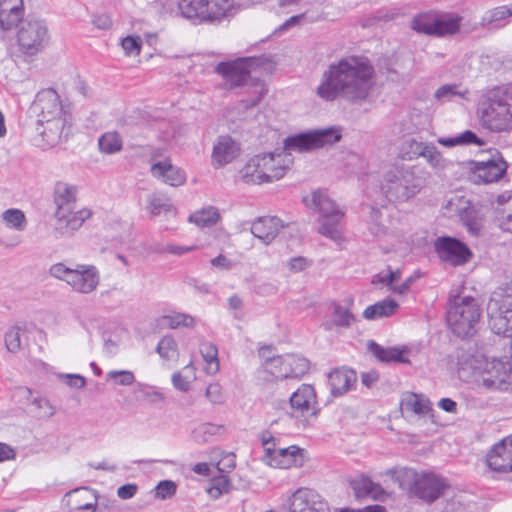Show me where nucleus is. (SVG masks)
Wrapping results in <instances>:
<instances>
[{"label": "nucleus", "instance_id": "obj_20", "mask_svg": "<svg viewBox=\"0 0 512 512\" xmlns=\"http://www.w3.org/2000/svg\"><path fill=\"white\" fill-rule=\"evenodd\" d=\"M270 465L274 468L289 469L292 467H302L305 463V450L291 445L286 448H279L277 451H270Z\"/></svg>", "mask_w": 512, "mask_h": 512}, {"label": "nucleus", "instance_id": "obj_45", "mask_svg": "<svg viewBox=\"0 0 512 512\" xmlns=\"http://www.w3.org/2000/svg\"><path fill=\"white\" fill-rule=\"evenodd\" d=\"M232 490V484L225 474L213 476L210 480L207 493L214 499H218L222 495L228 494Z\"/></svg>", "mask_w": 512, "mask_h": 512}, {"label": "nucleus", "instance_id": "obj_40", "mask_svg": "<svg viewBox=\"0 0 512 512\" xmlns=\"http://www.w3.org/2000/svg\"><path fill=\"white\" fill-rule=\"evenodd\" d=\"M147 211L152 217L167 213L172 209L170 199L160 193H153L147 198Z\"/></svg>", "mask_w": 512, "mask_h": 512}, {"label": "nucleus", "instance_id": "obj_46", "mask_svg": "<svg viewBox=\"0 0 512 512\" xmlns=\"http://www.w3.org/2000/svg\"><path fill=\"white\" fill-rule=\"evenodd\" d=\"M2 220L8 228L16 231H23L27 225L25 214L16 208L5 210L2 213Z\"/></svg>", "mask_w": 512, "mask_h": 512}, {"label": "nucleus", "instance_id": "obj_53", "mask_svg": "<svg viewBox=\"0 0 512 512\" xmlns=\"http://www.w3.org/2000/svg\"><path fill=\"white\" fill-rule=\"evenodd\" d=\"M423 158H425L429 165L437 171L446 169L449 164L433 144H429L426 152H424Z\"/></svg>", "mask_w": 512, "mask_h": 512}, {"label": "nucleus", "instance_id": "obj_10", "mask_svg": "<svg viewBox=\"0 0 512 512\" xmlns=\"http://www.w3.org/2000/svg\"><path fill=\"white\" fill-rule=\"evenodd\" d=\"M341 139L340 131L336 128H325L313 130L307 133H300L294 136L287 137L284 140L283 155L286 159H291V152H306L325 145H332Z\"/></svg>", "mask_w": 512, "mask_h": 512}, {"label": "nucleus", "instance_id": "obj_22", "mask_svg": "<svg viewBox=\"0 0 512 512\" xmlns=\"http://www.w3.org/2000/svg\"><path fill=\"white\" fill-rule=\"evenodd\" d=\"M153 177L161 180L170 186H181L186 181V174L180 168L174 166L170 159L157 161L151 166Z\"/></svg>", "mask_w": 512, "mask_h": 512}, {"label": "nucleus", "instance_id": "obj_30", "mask_svg": "<svg viewBox=\"0 0 512 512\" xmlns=\"http://www.w3.org/2000/svg\"><path fill=\"white\" fill-rule=\"evenodd\" d=\"M350 485L357 498L370 497L375 500L384 495V490L380 484L373 482L365 475H359L351 480Z\"/></svg>", "mask_w": 512, "mask_h": 512}, {"label": "nucleus", "instance_id": "obj_33", "mask_svg": "<svg viewBox=\"0 0 512 512\" xmlns=\"http://www.w3.org/2000/svg\"><path fill=\"white\" fill-rule=\"evenodd\" d=\"M369 351L381 362L409 363L405 350L396 347H383L374 341L368 344Z\"/></svg>", "mask_w": 512, "mask_h": 512}, {"label": "nucleus", "instance_id": "obj_23", "mask_svg": "<svg viewBox=\"0 0 512 512\" xmlns=\"http://www.w3.org/2000/svg\"><path fill=\"white\" fill-rule=\"evenodd\" d=\"M283 223L276 216H264L257 218L251 225V233L264 244H270L279 234Z\"/></svg>", "mask_w": 512, "mask_h": 512}, {"label": "nucleus", "instance_id": "obj_44", "mask_svg": "<svg viewBox=\"0 0 512 512\" xmlns=\"http://www.w3.org/2000/svg\"><path fill=\"white\" fill-rule=\"evenodd\" d=\"M220 214L217 208L207 207L195 212L190 216V221L199 227H209L218 222Z\"/></svg>", "mask_w": 512, "mask_h": 512}, {"label": "nucleus", "instance_id": "obj_48", "mask_svg": "<svg viewBox=\"0 0 512 512\" xmlns=\"http://www.w3.org/2000/svg\"><path fill=\"white\" fill-rule=\"evenodd\" d=\"M284 362H286V357L284 356H276V357H268L266 362L263 363L264 371L271 374L275 379L283 380L289 378L288 375H284V369H287L284 366Z\"/></svg>", "mask_w": 512, "mask_h": 512}, {"label": "nucleus", "instance_id": "obj_50", "mask_svg": "<svg viewBox=\"0 0 512 512\" xmlns=\"http://www.w3.org/2000/svg\"><path fill=\"white\" fill-rule=\"evenodd\" d=\"M201 354L207 363V372L210 374H215L219 370V362H218V350L216 346L212 343H205L201 346Z\"/></svg>", "mask_w": 512, "mask_h": 512}, {"label": "nucleus", "instance_id": "obj_6", "mask_svg": "<svg viewBox=\"0 0 512 512\" xmlns=\"http://www.w3.org/2000/svg\"><path fill=\"white\" fill-rule=\"evenodd\" d=\"M481 309L471 296H451L447 310V323L452 332L461 338L473 336L477 331Z\"/></svg>", "mask_w": 512, "mask_h": 512}, {"label": "nucleus", "instance_id": "obj_49", "mask_svg": "<svg viewBox=\"0 0 512 512\" xmlns=\"http://www.w3.org/2000/svg\"><path fill=\"white\" fill-rule=\"evenodd\" d=\"M24 334V330L18 326H14L8 329V331L5 333L4 341L9 352L17 353L21 350Z\"/></svg>", "mask_w": 512, "mask_h": 512}, {"label": "nucleus", "instance_id": "obj_15", "mask_svg": "<svg viewBox=\"0 0 512 512\" xmlns=\"http://www.w3.org/2000/svg\"><path fill=\"white\" fill-rule=\"evenodd\" d=\"M288 512H328V506L315 490L301 487L290 496Z\"/></svg>", "mask_w": 512, "mask_h": 512}, {"label": "nucleus", "instance_id": "obj_60", "mask_svg": "<svg viewBox=\"0 0 512 512\" xmlns=\"http://www.w3.org/2000/svg\"><path fill=\"white\" fill-rule=\"evenodd\" d=\"M73 270V268H70L63 263H56L50 267L49 271L51 276L69 284Z\"/></svg>", "mask_w": 512, "mask_h": 512}, {"label": "nucleus", "instance_id": "obj_32", "mask_svg": "<svg viewBox=\"0 0 512 512\" xmlns=\"http://www.w3.org/2000/svg\"><path fill=\"white\" fill-rule=\"evenodd\" d=\"M207 3V0H178V9L184 18L207 22Z\"/></svg>", "mask_w": 512, "mask_h": 512}, {"label": "nucleus", "instance_id": "obj_2", "mask_svg": "<svg viewBox=\"0 0 512 512\" xmlns=\"http://www.w3.org/2000/svg\"><path fill=\"white\" fill-rule=\"evenodd\" d=\"M458 374L466 382L488 392L512 391V362L486 358L461 350L457 354Z\"/></svg>", "mask_w": 512, "mask_h": 512}, {"label": "nucleus", "instance_id": "obj_42", "mask_svg": "<svg viewBox=\"0 0 512 512\" xmlns=\"http://www.w3.org/2000/svg\"><path fill=\"white\" fill-rule=\"evenodd\" d=\"M354 321L355 317L349 309L339 304H335L332 321L326 324V329H332L333 326L339 328H349Z\"/></svg>", "mask_w": 512, "mask_h": 512}, {"label": "nucleus", "instance_id": "obj_5", "mask_svg": "<svg viewBox=\"0 0 512 512\" xmlns=\"http://www.w3.org/2000/svg\"><path fill=\"white\" fill-rule=\"evenodd\" d=\"M304 202L320 215L319 233L339 243L343 239L345 212L323 190L313 191Z\"/></svg>", "mask_w": 512, "mask_h": 512}, {"label": "nucleus", "instance_id": "obj_51", "mask_svg": "<svg viewBox=\"0 0 512 512\" xmlns=\"http://www.w3.org/2000/svg\"><path fill=\"white\" fill-rule=\"evenodd\" d=\"M157 353L164 360H173L178 355L177 343L171 336H164L156 347Z\"/></svg>", "mask_w": 512, "mask_h": 512}, {"label": "nucleus", "instance_id": "obj_3", "mask_svg": "<svg viewBox=\"0 0 512 512\" xmlns=\"http://www.w3.org/2000/svg\"><path fill=\"white\" fill-rule=\"evenodd\" d=\"M483 128L493 133L512 131V82L493 88L478 107Z\"/></svg>", "mask_w": 512, "mask_h": 512}, {"label": "nucleus", "instance_id": "obj_16", "mask_svg": "<svg viewBox=\"0 0 512 512\" xmlns=\"http://www.w3.org/2000/svg\"><path fill=\"white\" fill-rule=\"evenodd\" d=\"M448 487L444 478L433 473H426L415 478L412 491L415 496L430 503L443 495Z\"/></svg>", "mask_w": 512, "mask_h": 512}, {"label": "nucleus", "instance_id": "obj_26", "mask_svg": "<svg viewBox=\"0 0 512 512\" xmlns=\"http://www.w3.org/2000/svg\"><path fill=\"white\" fill-rule=\"evenodd\" d=\"M357 376L352 369H335L328 375V382L333 396H341L349 391L356 382Z\"/></svg>", "mask_w": 512, "mask_h": 512}, {"label": "nucleus", "instance_id": "obj_13", "mask_svg": "<svg viewBox=\"0 0 512 512\" xmlns=\"http://www.w3.org/2000/svg\"><path fill=\"white\" fill-rule=\"evenodd\" d=\"M467 170L471 173V181L475 184H488L500 180L507 170V163L496 153L491 158L482 161H469Z\"/></svg>", "mask_w": 512, "mask_h": 512}, {"label": "nucleus", "instance_id": "obj_62", "mask_svg": "<svg viewBox=\"0 0 512 512\" xmlns=\"http://www.w3.org/2000/svg\"><path fill=\"white\" fill-rule=\"evenodd\" d=\"M176 492V485L173 481L164 480L159 482L156 487V495L161 499H166L174 495Z\"/></svg>", "mask_w": 512, "mask_h": 512}, {"label": "nucleus", "instance_id": "obj_29", "mask_svg": "<svg viewBox=\"0 0 512 512\" xmlns=\"http://www.w3.org/2000/svg\"><path fill=\"white\" fill-rule=\"evenodd\" d=\"M37 105L41 109V119L53 116H66L58 94L53 90L45 91L38 95Z\"/></svg>", "mask_w": 512, "mask_h": 512}, {"label": "nucleus", "instance_id": "obj_37", "mask_svg": "<svg viewBox=\"0 0 512 512\" xmlns=\"http://www.w3.org/2000/svg\"><path fill=\"white\" fill-rule=\"evenodd\" d=\"M401 408L417 415H426L431 411L429 400L415 393H407L403 396Z\"/></svg>", "mask_w": 512, "mask_h": 512}, {"label": "nucleus", "instance_id": "obj_12", "mask_svg": "<svg viewBox=\"0 0 512 512\" xmlns=\"http://www.w3.org/2000/svg\"><path fill=\"white\" fill-rule=\"evenodd\" d=\"M263 63L262 57H243L231 62L219 63L215 71L230 87L244 85L250 78L251 70Z\"/></svg>", "mask_w": 512, "mask_h": 512}, {"label": "nucleus", "instance_id": "obj_52", "mask_svg": "<svg viewBox=\"0 0 512 512\" xmlns=\"http://www.w3.org/2000/svg\"><path fill=\"white\" fill-rule=\"evenodd\" d=\"M163 322L172 329L179 327L192 328L195 325V318L185 313H172L164 316Z\"/></svg>", "mask_w": 512, "mask_h": 512}, {"label": "nucleus", "instance_id": "obj_56", "mask_svg": "<svg viewBox=\"0 0 512 512\" xmlns=\"http://www.w3.org/2000/svg\"><path fill=\"white\" fill-rule=\"evenodd\" d=\"M266 92H267V90L263 83H260V82L255 83L253 96L249 99L241 100L238 104V108L246 110V109L255 107L263 99Z\"/></svg>", "mask_w": 512, "mask_h": 512}, {"label": "nucleus", "instance_id": "obj_24", "mask_svg": "<svg viewBox=\"0 0 512 512\" xmlns=\"http://www.w3.org/2000/svg\"><path fill=\"white\" fill-rule=\"evenodd\" d=\"M286 158L287 156L283 154L268 153L261 155V162H265V166L262 168L266 174L265 182L279 180L286 174L291 164V159Z\"/></svg>", "mask_w": 512, "mask_h": 512}, {"label": "nucleus", "instance_id": "obj_27", "mask_svg": "<svg viewBox=\"0 0 512 512\" xmlns=\"http://www.w3.org/2000/svg\"><path fill=\"white\" fill-rule=\"evenodd\" d=\"M315 404V390L309 384H302L290 397L291 408L301 416L312 410Z\"/></svg>", "mask_w": 512, "mask_h": 512}, {"label": "nucleus", "instance_id": "obj_9", "mask_svg": "<svg viewBox=\"0 0 512 512\" xmlns=\"http://www.w3.org/2000/svg\"><path fill=\"white\" fill-rule=\"evenodd\" d=\"M17 43L22 53L36 55L49 43L50 34L46 22L42 19L28 16L17 24Z\"/></svg>", "mask_w": 512, "mask_h": 512}, {"label": "nucleus", "instance_id": "obj_4", "mask_svg": "<svg viewBox=\"0 0 512 512\" xmlns=\"http://www.w3.org/2000/svg\"><path fill=\"white\" fill-rule=\"evenodd\" d=\"M76 188L64 182H58L54 189V233L57 237L71 236L86 219L91 216L87 209L74 211Z\"/></svg>", "mask_w": 512, "mask_h": 512}, {"label": "nucleus", "instance_id": "obj_1", "mask_svg": "<svg viewBox=\"0 0 512 512\" xmlns=\"http://www.w3.org/2000/svg\"><path fill=\"white\" fill-rule=\"evenodd\" d=\"M374 69L363 57L348 56L331 63L323 72L316 94L324 101L343 98L351 103L365 101L372 89Z\"/></svg>", "mask_w": 512, "mask_h": 512}, {"label": "nucleus", "instance_id": "obj_25", "mask_svg": "<svg viewBox=\"0 0 512 512\" xmlns=\"http://www.w3.org/2000/svg\"><path fill=\"white\" fill-rule=\"evenodd\" d=\"M22 0H0V30L9 31L22 18Z\"/></svg>", "mask_w": 512, "mask_h": 512}, {"label": "nucleus", "instance_id": "obj_7", "mask_svg": "<svg viewBox=\"0 0 512 512\" xmlns=\"http://www.w3.org/2000/svg\"><path fill=\"white\" fill-rule=\"evenodd\" d=\"M487 316L495 334L512 337V285L493 291L487 304Z\"/></svg>", "mask_w": 512, "mask_h": 512}, {"label": "nucleus", "instance_id": "obj_61", "mask_svg": "<svg viewBox=\"0 0 512 512\" xmlns=\"http://www.w3.org/2000/svg\"><path fill=\"white\" fill-rule=\"evenodd\" d=\"M122 48L127 55H139L141 50L140 37L127 36L122 40Z\"/></svg>", "mask_w": 512, "mask_h": 512}, {"label": "nucleus", "instance_id": "obj_58", "mask_svg": "<svg viewBox=\"0 0 512 512\" xmlns=\"http://www.w3.org/2000/svg\"><path fill=\"white\" fill-rule=\"evenodd\" d=\"M458 214L463 224L469 229L470 232L474 233L477 230V222L475 219V211L473 207L468 205V202H465V206L458 209Z\"/></svg>", "mask_w": 512, "mask_h": 512}, {"label": "nucleus", "instance_id": "obj_64", "mask_svg": "<svg viewBox=\"0 0 512 512\" xmlns=\"http://www.w3.org/2000/svg\"><path fill=\"white\" fill-rule=\"evenodd\" d=\"M206 397L214 404H221L224 402L222 388L218 383H212L207 386Z\"/></svg>", "mask_w": 512, "mask_h": 512}, {"label": "nucleus", "instance_id": "obj_34", "mask_svg": "<svg viewBox=\"0 0 512 512\" xmlns=\"http://www.w3.org/2000/svg\"><path fill=\"white\" fill-rule=\"evenodd\" d=\"M263 166L265 162H261V155L252 157L240 171L242 179L248 184L265 183L266 174L262 170Z\"/></svg>", "mask_w": 512, "mask_h": 512}, {"label": "nucleus", "instance_id": "obj_17", "mask_svg": "<svg viewBox=\"0 0 512 512\" xmlns=\"http://www.w3.org/2000/svg\"><path fill=\"white\" fill-rule=\"evenodd\" d=\"M487 466L496 472L512 471V435L496 443L487 453Z\"/></svg>", "mask_w": 512, "mask_h": 512}, {"label": "nucleus", "instance_id": "obj_54", "mask_svg": "<svg viewBox=\"0 0 512 512\" xmlns=\"http://www.w3.org/2000/svg\"><path fill=\"white\" fill-rule=\"evenodd\" d=\"M382 213L379 209L371 207L370 208V222L368 229L373 237L379 238L386 234V227L381 223Z\"/></svg>", "mask_w": 512, "mask_h": 512}, {"label": "nucleus", "instance_id": "obj_47", "mask_svg": "<svg viewBox=\"0 0 512 512\" xmlns=\"http://www.w3.org/2000/svg\"><path fill=\"white\" fill-rule=\"evenodd\" d=\"M468 94V90L462 91L458 84H446L439 87L434 97L437 101L444 103L453 100L455 97L465 98Z\"/></svg>", "mask_w": 512, "mask_h": 512}, {"label": "nucleus", "instance_id": "obj_38", "mask_svg": "<svg viewBox=\"0 0 512 512\" xmlns=\"http://www.w3.org/2000/svg\"><path fill=\"white\" fill-rule=\"evenodd\" d=\"M286 362L284 366V375H288L289 378H300L306 374L309 370V361L299 355L287 354L285 355Z\"/></svg>", "mask_w": 512, "mask_h": 512}, {"label": "nucleus", "instance_id": "obj_57", "mask_svg": "<svg viewBox=\"0 0 512 512\" xmlns=\"http://www.w3.org/2000/svg\"><path fill=\"white\" fill-rule=\"evenodd\" d=\"M107 380H112L116 385L130 386L135 382V376L129 370H112L106 375Z\"/></svg>", "mask_w": 512, "mask_h": 512}, {"label": "nucleus", "instance_id": "obj_59", "mask_svg": "<svg viewBox=\"0 0 512 512\" xmlns=\"http://www.w3.org/2000/svg\"><path fill=\"white\" fill-rule=\"evenodd\" d=\"M236 467V456L232 452H225L222 454L221 459L216 463V468L219 474L227 475Z\"/></svg>", "mask_w": 512, "mask_h": 512}, {"label": "nucleus", "instance_id": "obj_14", "mask_svg": "<svg viewBox=\"0 0 512 512\" xmlns=\"http://www.w3.org/2000/svg\"><path fill=\"white\" fill-rule=\"evenodd\" d=\"M434 248L442 261L453 266L463 265L472 258L470 249L463 242L453 237H438L434 242Z\"/></svg>", "mask_w": 512, "mask_h": 512}, {"label": "nucleus", "instance_id": "obj_41", "mask_svg": "<svg viewBox=\"0 0 512 512\" xmlns=\"http://www.w3.org/2000/svg\"><path fill=\"white\" fill-rule=\"evenodd\" d=\"M98 145L102 153L114 154L121 151L123 141L118 132L108 131L99 138Z\"/></svg>", "mask_w": 512, "mask_h": 512}, {"label": "nucleus", "instance_id": "obj_21", "mask_svg": "<svg viewBox=\"0 0 512 512\" xmlns=\"http://www.w3.org/2000/svg\"><path fill=\"white\" fill-rule=\"evenodd\" d=\"M240 153V145L230 136H220L212 151V165L216 168L222 167L235 158Z\"/></svg>", "mask_w": 512, "mask_h": 512}, {"label": "nucleus", "instance_id": "obj_18", "mask_svg": "<svg viewBox=\"0 0 512 512\" xmlns=\"http://www.w3.org/2000/svg\"><path fill=\"white\" fill-rule=\"evenodd\" d=\"M99 280V273L95 266L77 265L68 285L76 292L89 294L97 288Z\"/></svg>", "mask_w": 512, "mask_h": 512}, {"label": "nucleus", "instance_id": "obj_36", "mask_svg": "<svg viewBox=\"0 0 512 512\" xmlns=\"http://www.w3.org/2000/svg\"><path fill=\"white\" fill-rule=\"evenodd\" d=\"M207 22L220 21L234 13V0H207Z\"/></svg>", "mask_w": 512, "mask_h": 512}, {"label": "nucleus", "instance_id": "obj_8", "mask_svg": "<svg viewBox=\"0 0 512 512\" xmlns=\"http://www.w3.org/2000/svg\"><path fill=\"white\" fill-rule=\"evenodd\" d=\"M422 186V179L412 169L407 168L387 172L382 191L389 201L404 202L418 194Z\"/></svg>", "mask_w": 512, "mask_h": 512}, {"label": "nucleus", "instance_id": "obj_31", "mask_svg": "<svg viewBox=\"0 0 512 512\" xmlns=\"http://www.w3.org/2000/svg\"><path fill=\"white\" fill-rule=\"evenodd\" d=\"M462 20L463 17L454 12L436 14V36L446 37L459 33Z\"/></svg>", "mask_w": 512, "mask_h": 512}, {"label": "nucleus", "instance_id": "obj_43", "mask_svg": "<svg viewBox=\"0 0 512 512\" xmlns=\"http://www.w3.org/2000/svg\"><path fill=\"white\" fill-rule=\"evenodd\" d=\"M497 202L502 205L499 216V226L503 231L512 233V195H499Z\"/></svg>", "mask_w": 512, "mask_h": 512}, {"label": "nucleus", "instance_id": "obj_28", "mask_svg": "<svg viewBox=\"0 0 512 512\" xmlns=\"http://www.w3.org/2000/svg\"><path fill=\"white\" fill-rule=\"evenodd\" d=\"M512 16V3L497 6L488 10L479 22V26L487 29H500L507 25V19Z\"/></svg>", "mask_w": 512, "mask_h": 512}, {"label": "nucleus", "instance_id": "obj_19", "mask_svg": "<svg viewBox=\"0 0 512 512\" xmlns=\"http://www.w3.org/2000/svg\"><path fill=\"white\" fill-rule=\"evenodd\" d=\"M64 500L71 512H94L97 506L96 491L80 487L67 492Z\"/></svg>", "mask_w": 512, "mask_h": 512}, {"label": "nucleus", "instance_id": "obj_35", "mask_svg": "<svg viewBox=\"0 0 512 512\" xmlns=\"http://www.w3.org/2000/svg\"><path fill=\"white\" fill-rule=\"evenodd\" d=\"M399 304L390 298H386L373 305L366 307L363 311V317L366 320H376L380 318L390 317L395 314Z\"/></svg>", "mask_w": 512, "mask_h": 512}, {"label": "nucleus", "instance_id": "obj_39", "mask_svg": "<svg viewBox=\"0 0 512 512\" xmlns=\"http://www.w3.org/2000/svg\"><path fill=\"white\" fill-rule=\"evenodd\" d=\"M435 23L436 14L421 13L412 19L411 28L418 33L429 36H436Z\"/></svg>", "mask_w": 512, "mask_h": 512}, {"label": "nucleus", "instance_id": "obj_55", "mask_svg": "<svg viewBox=\"0 0 512 512\" xmlns=\"http://www.w3.org/2000/svg\"><path fill=\"white\" fill-rule=\"evenodd\" d=\"M220 430L221 427L217 425L205 423L193 431V437L198 442H210Z\"/></svg>", "mask_w": 512, "mask_h": 512}, {"label": "nucleus", "instance_id": "obj_63", "mask_svg": "<svg viewBox=\"0 0 512 512\" xmlns=\"http://www.w3.org/2000/svg\"><path fill=\"white\" fill-rule=\"evenodd\" d=\"M406 144L408 145V147L410 149L408 152V154H409L408 158L413 159L415 157H423L424 152H426L430 143L419 142L414 139H411V140L407 141Z\"/></svg>", "mask_w": 512, "mask_h": 512}, {"label": "nucleus", "instance_id": "obj_11", "mask_svg": "<svg viewBox=\"0 0 512 512\" xmlns=\"http://www.w3.org/2000/svg\"><path fill=\"white\" fill-rule=\"evenodd\" d=\"M66 116H53L39 119L35 125V135L32 142L41 149H48L57 145L67 135Z\"/></svg>", "mask_w": 512, "mask_h": 512}]
</instances>
